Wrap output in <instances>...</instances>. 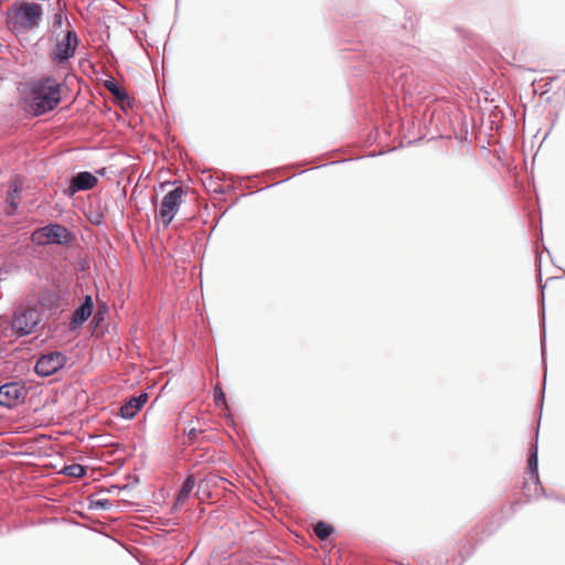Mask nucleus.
Here are the masks:
<instances>
[{
	"label": "nucleus",
	"instance_id": "nucleus-1",
	"mask_svg": "<svg viewBox=\"0 0 565 565\" xmlns=\"http://www.w3.org/2000/svg\"><path fill=\"white\" fill-rule=\"evenodd\" d=\"M28 106L34 116H42L55 109L62 102L64 82L52 76H43L31 82Z\"/></svg>",
	"mask_w": 565,
	"mask_h": 565
},
{
	"label": "nucleus",
	"instance_id": "nucleus-2",
	"mask_svg": "<svg viewBox=\"0 0 565 565\" xmlns=\"http://www.w3.org/2000/svg\"><path fill=\"white\" fill-rule=\"evenodd\" d=\"M42 17L43 8L35 2H15L8 9L9 21L14 28L33 30L40 25Z\"/></svg>",
	"mask_w": 565,
	"mask_h": 565
},
{
	"label": "nucleus",
	"instance_id": "nucleus-3",
	"mask_svg": "<svg viewBox=\"0 0 565 565\" xmlns=\"http://www.w3.org/2000/svg\"><path fill=\"white\" fill-rule=\"evenodd\" d=\"M32 242L38 246L62 245L70 246L75 239V235L66 226L57 222H51L44 226L38 227L32 233Z\"/></svg>",
	"mask_w": 565,
	"mask_h": 565
},
{
	"label": "nucleus",
	"instance_id": "nucleus-4",
	"mask_svg": "<svg viewBox=\"0 0 565 565\" xmlns=\"http://www.w3.org/2000/svg\"><path fill=\"white\" fill-rule=\"evenodd\" d=\"M52 39L55 40V45L50 57L54 63L64 64L74 57L79 40L73 28L66 31L62 40L57 39L55 32H53Z\"/></svg>",
	"mask_w": 565,
	"mask_h": 565
},
{
	"label": "nucleus",
	"instance_id": "nucleus-5",
	"mask_svg": "<svg viewBox=\"0 0 565 565\" xmlns=\"http://www.w3.org/2000/svg\"><path fill=\"white\" fill-rule=\"evenodd\" d=\"M39 322L40 313L35 308L19 306L13 312L11 328L17 334L24 337L33 333Z\"/></svg>",
	"mask_w": 565,
	"mask_h": 565
},
{
	"label": "nucleus",
	"instance_id": "nucleus-6",
	"mask_svg": "<svg viewBox=\"0 0 565 565\" xmlns=\"http://www.w3.org/2000/svg\"><path fill=\"white\" fill-rule=\"evenodd\" d=\"M28 393L29 390L23 382H6L0 385V406L14 408L25 401Z\"/></svg>",
	"mask_w": 565,
	"mask_h": 565
},
{
	"label": "nucleus",
	"instance_id": "nucleus-7",
	"mask_svg": "<svg viewBox=\"0 0 565 565\" xmlns=\"http://www.w3.org/2000/svg\"><path fill=\"white\" fill-rule=\"evenodd\" d=\"M184 193L185 192L182 186H177L163 196L157 216L162 220L164 227L170 225L173 217L178 213Z\"/></svg>",
	"mask_w": 565,
	"mask_h": 565
},
{
	"label": "nucleus",
	"instance_id": "nucleus-8",
	"mask_svg": "<svg viewBox=\"0 0 565 565\" xmlns=\"http://www.w3.org/2000/svg\"><path fill=\"white\" fill-rule=\"evenodd\" d=\"M66 362L67 356L63 352H47L36 360L34 372L41 377H47L63 369Z\"/></svg>",
	"mask_w": 565,
	"mask_h": 565
},
{
	"label": "nucleus",
	"instance_id": "nucleus-9",
	"mask_svg": "<svg viewBox=\"0 0 565 565\" xmlns=\"http://www.w3.org/2000/svg\"><path fill=\"white\" fill-rule=\"evenodd\" d=\"M94 313V300L90 295H85L81 302L74 308L68 322V331L77 332Z\"/></svg>",
	"mask_w": 565,
	"mask_h": 565
},
{
	"label": "nucleus",
	"instance_id": "nucleus-10",
	"mask_svg": "<svg viewBox=\"0 0 565 565\" xmlns=\"http://www.w3.org/2000/svg\"><path fill=\"white\" fill-rule=\"evenodd\" d=\"M537 438H539V427L535 433V441L531 444L527 451V469L531 477L534 479V483L536 484V491H540L545 498L554 499V494H547L544 487L541 483L539 476V455H537ZM555 499H558L555 497Z\"/></svg>",
	"mask_w": 565,
	"mask_h": 565
},
{
	"label": "nucleus",
	"instance_id": "nucleus-11",
	"mask_svg": "<svg viewBox=\"0 0 565 565\" xmlns=\"http://www.w3.org/2000/svg\"><path fill=\"white\" fill-rule=\"evenodd\" d=\"M98 183V179L89 171H81L72 177L65 193L70 196L93 189Z\"/></svg>",
	"mask_w": 565,
	"mask_h": 565
},
{
	"label": "nucleus",
	"instance_id": "nucleus-12",
	"mask_svg": "<svg viewBox=\"0 0 565 565\" xmlns=\"http://www.w3.org/2000/svg\"><path fill=\"white\" fill-rule=\"evenodd\" d=\"M148 393L141 392L138 395L130 396L119 408V416L124 419H132L145 406L148 401Z\"/></svg>",
	"mask_w": 565,
	"mask_h": 565
},
{
	"label": "nucleus",
	"instance_id": "nucleus-13",
	"mask_svg": "<svg viewBox=\"0 0 565 565\" xmlns=\"http://www.w3.org/2000/svg\"><path fill=\"white\" fill-rule=\"evenodd\" d=\"M39 301L47 310H56L62 303V291L58 288H47L40 292Z\"/></svg>",
	"mask_w": 565,
	"mask_h": 565
},
{
	"label": "nucleus",
	"instance_id": "nucleus-14",
	"mask_svg": "<svg viewBox=\"0 0 565 565\" xmlns=\"http://www.w3.org/2000/svg\"><path fill=\"white\" fill-rule=\"evenodd\" d=\"M107 311L108 307L104 302L98 305L97 310L93 313V319L89 324L90 334L93 337L99 338L105 335L106 329L104 328L103 323L105 322Z\"/></svg>",
	"mask_w": 565,
	"mask_h": 565
},
{
	"label": "nucleus",
	"instance_id": "nucleus-15",
	"mask_svg": "<svg viewBox=\"0 0 565 565\" xmlns=\"http://www.w3.org/2000/svg\"><path fill=\"white\" fill-rule=\"evenodd\" d=\"M105 88L119 102H129L130 97L126 88L120 86L114 78H109L104 83Z\"/></svg>",
	"mask_w": 565,
	"mask_h": 565
},
{
	"label": "nucleus",
	"instance_id": "nucleus-16",
	"mask_svg": "<svg viewBox=\"0 0 565 565\" xmlns=\"http://www.w3.org/2000/svg\"><path fill=\"white\" fill-rule=\"evenodd\" d=\"M313 532L321 541H326L335 532V529L324 521H318L315 524Z\"/></svg>",
	"mask_w": 565,
	"mask_h": 565
},
{
	"label": "nucleus",
	"instance_id": "nucleus-17",
	"mask_svg": "<svg viewBox=\"0 0 565 565\" xmlns=\"http://www.w3.org/2000/svg\"><path fill=\"white\" fill-rule=\"evenodd\" d=\"M541 353H542V363L544 366V371L546 372V333H545V308L544 301L542 302V321H541Z\"/></svg>",
	"mask_w": 565,
	"mask_h": 565
},
{
	"label": "nucleus",
	"instance_id": "nucleus-18",
	"mask_svg": "<svg viewBox=\"0 0 565 565\" xmlns=\"http://www.w3.org/2000/svg\"><path fill=\"white\" fill-rule=\"evenodd\" d=\"M62 472L67 477L83 478L87 473V468L81 463L67 465Z\"/></svg>",
	"mask_w": 565,
	"mask_h": 565
},
{
	"label": "nucleus",
	"instance_id": "nucleus-19",
	"mask_svg": "<svg viewBox=\"0 0 565 565\" xmlns=\"http://www.w3.org/2000/svg\"><path fill=\"white\" fill-rule=\"evenodd\" d=\"M195 486V478L193 475H188L185 479L182 481V484L178 491V494L181 495L182 499L188 500L193 491Z\"/></svg>",
	"mask_w": 565,
	"mask_h": 565
},
{
	"label": "nucleus",
	"instance_id": "nucleus-20",
	"mask_svg": "<svg viewBox=\"0 0 565 565\" xmlns=\"http://www.w3.org/2000/svg\"><path fill=\"white\" fill-rule=\"evenodd\" d=\"M65 22L67 23V25L71 29L72 25L67 19L66 11L60 10V11L55 12L53 15V20H52V28L54 29V32L56 33V30L61 29Z\"/></svg>",
	"mask_w": 565,
	"mask_h": 565
},
{
	"label": "nucleus",
	"instance_id": "nucleus-21",
	"mask_svg": "<svg viewBox=\"0 0 565 565\" xmlns=\"http://www.w3.org/2000/svg\"><path fill=\"white\" fill-rule=\"evenodd\" d=\"M113 508V502L109 499H89L88 509L89 510H110Z\"/></svg>",
	"mask_w": 565,
	"mask_h": 565
},
{
	"label": "nucleus",
	"instance_id": "nucleus-22",
	"mask_svg": "<svg viewBox=\"0 0 565 565\" xmlns=\"http://www.w3.org/2000/svg\"><path fill=\"white\" fill-rule=\"evenodd\" d=\"M387 73H391L393 81H395L396 85L401 84L404 87V85L406 84V79L402 81V78L406 75L407 68L404 70V66L401 67L399 71L387 68Z\"/></svg>",
	"mask_w": 565,
	"mask_h": 565
},
{
	"label": "nucleus",
	"instance_id": "nucleus-23",
	"mask_svg": "<svg viewBox=\"0 0 565 565\" xmlns=\"http://www.w3.org/2000/svg\"><path fill=\"white\" fill-rule=\"evenodd\" d=\"M214 403L216 406H223L226 404L225 393L220 386L214 387Z\"/></svg>",
	"mask_w": 565,
	"mask_h": 565
},
{
	"label": "nucleus",
	"instance_id": "nucleus-24",
	"mask_svg": "<svg viewBox=\"0 0 565 565\" xmlns=\"http://www.w3.org/2000/svg\"><path fill=\"white\" fill-rule=\"evenodd\" d=\"M20 192H21V186L17 185V184H14L13 188L9 192V196L12 198V201L10 202V204L13 206L14 210L18 207V204L13 201V199L15 195L19 196Z\"/></svg>",
	"mask_w": 565,
	"mask_h": 565
},
{
	"label": "nucleus",
	"instance_id": "nucleus-25",
	"mask_svg": "<svg viewBox=\"0 0 565 565\" xmlns=\"http://www.w3.org/2000/svg\"><path fill=\"white\" fill-rule=\"evenodd\" d=\"M185 501H186L185 499H182L181 495L177 494L175 501L172 505V511L174 512L178 509H180L184 504Z\"/></svg>",
	"mask_w": 565,
	"mask_h": 565
},
{
	"label": "nucleus",
	"instance_id": "nucleus-26",
	"mask_svg": "<svg viewBox=\"0 0 565 565\" xmlns=\"http://www.w3.org/2000/svg\"><path fill=\"white\" fill-rule=\"evenodd\" d=\"M103 217H104V216H103V214H99L98 216H96V217H95L94 220H92L90 222H92V224H94V225H97V226H98V225H100V224H102Z\"/></svg>",
	"mask_w": 565,
	"mask_h": 565
},
{
	"label": "nucleus",
	"instance_id": "nucleus-27",
	"mask_svg": "<svg viewBox=\"0 0 565 565\" xmlns=\"http://www.w3.org/2000/svg\"><path fill=\"white\" fill-rule=\"evenodd\" d=\"M198 435V430L195 428H192L190 431H189V438L190 439H193L195 438Z\"/></svg>",
	"mask_w": 565,
	"mask_h": 565
},
{
	"label": "nucleus",
	"instance_id": "nucleus-28",
	"mask_svg": "<svg viewBox=\"0 0 565 565\" xmlns=\"http://www.w3.org/2000/svg\"><path fill=\"white\" fill-rule=\"evenodd\" d=\"M214 192L215 193L224 194L226 192V190L224 188H222V186H217V188L214 189Z\"/></svg>",
	"mask_w": 565,
	"mask_h": 565
},
{
	"label": "nucleus",
	"instance_id": "nucleus-29",
	"mask_svg": "<svg viewBox=\"0 0 565 565\" xmlns=\"http://www.w3.org/2000/svg\"><path fill=\"white\" fill-rule=\"evenodd\" d=\"M98 174L104 175L105 174V168H102L97 171Z\"/></svg>",
	"mask_w": 565,
	"mask_h": 565
}]
</instances>
